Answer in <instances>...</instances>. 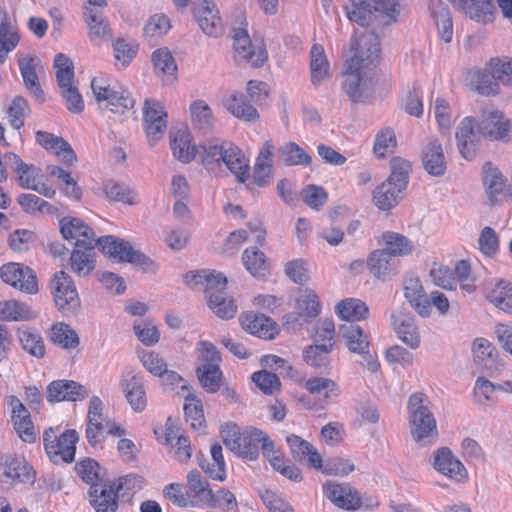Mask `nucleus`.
I'll list each match as a JSON object with an SVG mask.
<instances>
[{
  "mask_svg": "<svg viewBox=\"0 0 512 512\" xmlns=\"http://www.w3.org/2000/svg\"><path fill=\"white\" fill-rule=\"evenodd\" d=\"M152 63L156 73L175 79L177 65L171 52L167 48L155 50L152 53Z\"/></svg>",
  "mask_w": 512,
  "mask_h": 512,
  "instance_id": "obj_58",
  "label": "nucleus"
},
{
  "mask_svg": "<svg viewBox=\"0 0 512 512\" xmlns=\"http://www.w3.org/2000/svg\"><path fill=\"white\" fill-rule=\"evenodd\" d=\"M165 444L174 450V457L181 463L190 460L192 449L189 439L177 433L172 426H167L165 430Z\"/></svg>",
  "mask_w": 512,
  "mask_h": 512,
  "instance_id": "obj_47",
  "label": "nucleus"
},
{
  "mask_svg": "<svg viewBox=\"0 0 512 512\" xmlns=\"http://www.w3.org/2000/svg\"><path fill=\"white\" fill-rule=\"evenodd\" d=\"M434 467L441 474L458 482L467 477L465 467L448 448H440L435 453Z\"/></svg>",
  "mask_w": 512,
  "mask_h": 512,
  "instance_id": "obj_26",
  "label": "nucleus"
},
{
  "mask_svg": "<svg viewBox=\"0 0 512 512\" xmlns=\"http://www.w3.org/2000/svg\"><path fill=\"white\" fill-rule=\"evenodd\" d=\"M381 239L385 245L384 250L388 253L389 257L408 255L414 249V245L411 240L396 232H384Z\"/></svg>",
  "mask_w": 512,
  "mask_h": 512,
  "instance_id": "obj_50",
  "label": "nucleus"
},
{
  "mask_svg": "<svg viewBox=\"0 0 512 512\" xmlns=\"http://www.w3.org/2000/svg\"><path fill=\"white\" fill-rule=\"evenodd\" d=\"M323 493L339 509L356 511L362 506L359 491L348 483L327 481L323 485Z\"/></svg>",
  "mask_w": 512,
  "mask_h": 512,
  "instance_id": "obj_15",
  "label": "nucleus"
},
{
  "mask_svg": "<svg viewBox=\"0 0 512 512\" xmlns=\"http://www.w3.org/2000/svg\"><path fill=\"white\" fill-rule=\"evenodd\" d=\"M239 322L244 330L262 339H274L279 332L277 324L263 314L244 312L240 315Z\"/></svg>",
  "mask_w": 512,
  "mask_h": 512,
  "instance_id": "obj_20",
  "label": "nucleus"
},
{
  "mask_svg": "<svg viewBox=\"0 0 512 512\" xmlns=\"http://www.w3.org/2000/svg\"><path fill=\"white\" fill-rule=\"evenodd\" d=\"M210 309L222 319H231L237 313L234 299L225 293V288L214 289L207 295Z\"/></svg>",
  "mask_w": 512,
  "mask_h": 512,
  "instance_id": "obj_37",
  "label": "nucleus"
},
{
  "mask_svg": "<svg viewBox=\"0 0 512 512\" xmlns=\"http://www.w3.org/2000/svg\"><path fill=\"white\" fill-rule=\"evenodd\" d=\"M7 402L11 410V422L16 433L24 442L34 443L37 439V434L30 412L21 400L14 395L8 396Z\"/></svg>",
  "mask_w": 512,
  "mask_h": 512,
  "instance_id": "obj_17",
  "label": "nucleus"
},
{
  "mask_svg": "<svg viewBox=\"0 0 512 512\" xmlns=\"http://www.w3.org/2000/svg\"><path fill=\"white\" fill-rule=\"evenodd\" d=\"M170 147L174 157L183 163L191 162L198 153L187 130H178L171 139Z\"/></svg>",
  "mask_w": 512,
  "mask_h": 512,
  "instance_id": "obj_41",
  "label": "nucleus"
},
{
  "mask_svg": "<svg viewBox=\"0 0 512 512\" xmlns=\"http://www.w3.org/2000/svg\"><path fill=\"white\" fill-rule=\"evenodd\" d=\"M33 318L34 313L26 303L15 299L0 301V321L21 322Z\"/></svg>",
  "mask_w": 512,
  "mask_h": 512,
  "instance_id": "obj_42",
  "label": "nucleus"
},
{
  "mask_svg": "<svg viewBox=\"0 0 512 512\" xmlns=\"http://www.w3.org/2000/svg\"><path fill=\"white\" fill-rule=\"evenodd\" d=\"M47 171L61 182V189L67 197L75 200L81 199L82 190L69 172L57 165L48 166Z\"/></svg>",
  "mask_w": 512,
  "mask_h": 512,
  "instance_id": "obj_54",
  "label": "nucleus"
},
{
  "mask_svg": "<svg viewBox=\"0 0 512 512\" xmlns=\"http://www.w3.org/2000/svg\"><path fill=\"white\" fill-rule=\"evenodd\" d=\"M78 440L79 435L75 429H68L61 434H56L55 429L49 427L43 433L44 449L54 463L73 462Z\"/></svg>",
  "mask_w": 512,
  "mask_h": 512,
  "instance_id": "obj_8",
  "label": "nucleus"
},
{
  "mask_svg": "<svg viewBox=\"0 0 512 512\" xmlns=\"http://www.w3.org/2000/svg\"><path fill=\"white\" fill-rule=\"evenodd\" d=\"M18 64L26 88L36 97H42L43 91L40 87L36 72L37 58L31 55H25L19 58Z\"/></svg>",
  "mask_w": 512,
  "mask_h": 512,
  "instance_id": "obj_48",
  "label": "nucleus"
},
{
  "mask_svg": "<svg viewBox=\"0 0 512 512\" xmlns=\"http://www.w3.org/2000/svg\"><path fill=\"white\" fill-rule=\"evenodd\" d=\"M279 160L286 166H308L312 163V157L295 142L284 144L279 150Z\"/></svg>",
  "mask_w": 512,
  "mask_h": 512,
  "instance_id": "obj_49",
  "label": "nucleus"
},
{
  "mask_svg": "<svg viewBox=\"0 0 512 512\" xmlns=\"http://www.w3.org/2000/svg\"><path fill=\"white\" fill-rule=\"evenodd\" d=\"M195 18L202 31L209 36H218L222 31L219 10L212 0H204L195 9Z\"/></svg>",
  "mask_w": 512,
  "mask_h": 512,
  "instance_id": "obj_25",
  "label": "nucleus"
},
{
  "mask_svg": "<svg viewBox=\"0 0 512 512\" xmlns=\"http://www.w3.org/2000/svg\"><path fill=\"white\" fill-rule=\"evenodd\" d=\"M353 55L346 60L343 89L354 103L361 102L372 91L380 57L378 42L364 50L361 43H352Z\"/></svg>",
  "mask_w": 512,
  "mask_h": 512,
  "instance_id": "obj_2",
  "label": "nucleus"
},
{
  "mask_svg": "<svg viewBox=\"0 0 512 512\" xmlns=\"http://www.w3.org/2000/svg\"><path fill=\"white\" fill-rule=\"evenodd\" d=\"M311 81L317 86L328 78L330 64L327 59L324 47L318 43L311 47L310 51Z\"/></svg>",
  "mask_w": 512,
  "mask_h": 512,
  "instance_id": "obj_45",
  "label": "nucleus"
},
{
  "mask_svg": "<svg viewBox=\"0 0 512 512\" xmlns=\"http://www.w3.org/2000/svg\"><path fill=\"white\" fill-rule=\"evenodd\" d=\"M198 378L203 388L210 392H217L222 384L223 373L220 364H202L197 369Z\"/></svg>",
  "mask_w": 512,
  "mask_h": 512,
  "instance_id": "obj_53",
  "label": "nucleus"
},
{
  "mask_svg": "<svg viewBox=\"0 0 512 512\" xmlns=\"http://www.w3.org/2000/svg\"><path fill=\"white\" fill-rule=\"evenodd\" d=\"M343 336L346 339L348 349L353 353H364L369 346L368 336L358 325H342Z\"/></svg>",
  "mask_w": 512,
  "mask_h": 512,
  "instance_id": "obj_57",
  "label": "nucleus"
},
{
  "mask_svg": "<svg viewBox=\"0 0 512 512\" xmlns=\"http://www.w3.org/2000/svg\"><path fill=\"white\" fill-rule=\"evenodd\" d=\"M487 300L496 308L512 314V284L506 280L491 283L486 291Z\"/></svg>",
  "mask_w": 512,
  "mask_h": 512,
  "instance_id": "obj_33",
  "label": "nucleus"
},
{
  "mask_svg": "<svg viewBox=\"0 0 512 512\" xmlns=\"http://www.w3.org/2000/svg\"><path fill=\"white\" fill-rule=\"evenodd\" d=\"M392 325L399 337L406 345L416 349L420 345V335L413 318L404 315H392Z\"/></svg>",
  "mask_w": 512,
  "mask_h": 512,
  "instance_id": "obj_39",
  "label": "nucleus"
},
{
  "mask_svg": "<svg viewBox=\"0 0 512 512\" xmlns=\"http://www.w3.org/2000/svg\"><path fill=\"white\" fill-rule=\"evenodd\" d=\"M500 248V239L497 232L489 226L484 227L478 238V249L485 257L495 256Z\"/></svg>",
  "mask_w": 512,
  "mask_h": 512,
  "instance_id": "obj_64",
  "label": "nucleus"
},
{
  "mask_svg": "<svg viewBox=\"0 0 512 512\" xmlns=\"http://www.w3.org/2000/svg\"><path fill=\"white\" fill-rule=\"evenodd\" d=\"M121 387L125 397L135 412H142L147 406V397L143 384L136 376L123 379Z\"/></svg>",
  "mask_w": 512,
  "mask_h": 512,
  "instance_id": "obj_43",
  "label": "nucleus"
},
{
  "mask_svg": "<svg viewBox=\"0 0 512 512\" xmlns=\"http://www.w3.org/2000/svg\"><path fill=\"white\" fill-rule=\"evenodd\" d=\"M335 313L340 319L353 323L367 319L369 308L361 299L345 298L336 304Z\"/></svg>",
  "mask_w": 512,
  "mask_h": 512,
  "instance_id": "obj_34",
  "label": "nucleus"
},
{
  "mask_svg": "<svg viewBox=\"0 0 512 512\" xmlns=\"http://www.w3.org/2000/svg\"><path fill=\"white\" fill-rule=\"evenodd\" d=\"M50 288L55 304L62 313H70L80 306L77 289L66 272H57L51 281Z\"/></svg>",
  "mask_w": 512,
  "mask_h": 512,
  "instance_id": "obj_12",
  "label": "nucleus"
},
{
  "mask_svg": "<svg viewBox=\"0 0 512 512\" xmlns=\"http://www.w3.org/2000/svg\"><path fill=\"white\" fill-rule=\"evenodd\" d=\"M22 348L31 356L43 358L46 352L44 340L39 332L25 328L18 331Z\"/></svg>",
  "mask_w": 512,
  "mask_h": 512,
  "instance_id": "obj_51",
  "label": "nucleus"
},
{
  "mask_svg": "<svg viewBox=\"0 0 512 512\" xmlns=\"http://www.w3.org/2000/svg\"><path fill=\"white\" fill-rule=\"evenodd\" d=\"M396 11L395 4L388 0H349L344 5L346 17L362 27L369 25L373 13L381 12L386 15H392Z\"/></svg>",
  "mask_w": 512,
  "mask_h": 512,
  "instance_id": "obj_11",
  "label": "nucleus"
},
{
  "mask_svg": "<svg viewBox=\"0 0 512 512\" xmlns=\"http://www.w3.org/2000/svg\"><path fill=\"white\" fill-rule=\"evenodd\" d=\"M4 474L14 482L33 483L35 472L25 458L17 455H8L3 462Z\"/></svg>",
  "mask_w": 512,
  "mask_h": 512,
  "instance_id": "obj_30",
  "label": "nucleus"
},
{
  "mask_svg": "<svg viewBox=\"0 0 512 512\" xmlns=\"http://www.w3.org/2000/svg\"><path fill=\"white\" fill-rule=\"evenodd\" d=\"M184 413L186 421L190 423L195 430H201L205 427V416L201 400L194 394H189L185 398Z\"/></svg>",
  "mask_w": 512,
  "mask_h": 512,
  "instance_id": "obj_56",
  "label": "nucleus"
},
{
  "mask_svg": "<svg viewBox=\"0 0 512 512\" xmlns=\"http://www.w3.org/2000/svg\"><path fill=\"white\" fill-rule=\"evenodd\" d=\"M59 88L74 85V64L65 54H57L54 60Z\"/></svg>",
  "mask_w": 512,
  "mask_h": 512,
  "instance_id": "obj_60",
  "label": "nucleus"
},
{
  "mask_svg": "<svg viewBox=\"0 0 512 512\" xmlns=\"http://www.w3.org/2000/svg\"><path fill=\"white\" fill-rule=\"evenodd\" d=\"M20 42V34L14 17L8 15L0 19V61L13 51Z\"/></svg>",
  "mask_w": 512,
  "mask_h": 512,
  "instance_id": "obj_32",
  "label": "nucleus"
},
{
  "mask_svg": "<svg viewBox=\"0 0 512 512\" xmlns=\"http://www.w3.org/2000/svg\"><path fill=\"white\" fill-rule=\"evenodd\" d=\"M298 315L305 319L315 318L321 311L318 295L310 289L304 290L296 300Z\"/></svg>",
  "mask_w": 512,
  "mask_h": 512,
  "instance_id": "obj_55",
  "label": "nucleus"
},
{
  "mask_svg": "<svg viewBox=\"0 0 512 512\" xmlns=\"http://www.w3.org/2000/svg\"><path fill=\"white\" fill-rule=\"evenodd\" d=\"M184 281L191 287L202 286L206 295L214 289L226 288L227 285V279L222 273L207 270L188 272Z\"/></svg>",
  "mask_w": 512,
  "mask_h": 512,
  "instance_id": "obj_29",
  "label": "nucleus"
},
{
  "mask_svg": "<svg viewBox=\"0 0 512 512\" xmlns=\"http://www.w3.org/2000/svg\"><path fill=\"white\" fill-rule=\"evenodd\" d=\"M105 101L106 107L113 113H124L134 107V99L128 90L118 87Z\"/></svg>",
  "mask_w": 512,
  "mask_h": 512,
  "instance_id": "obj_62",
  "label": "nucleus"
},
{
  "mask_svg": "<svg viewBox=\"0 0 512 512\" xmlns=\"http://www.w3.org/2000/svg\"><path fill=\"white\" fill-rule=\"evenodd\" d=\"M427 395L416 392L409 397L408 413L413 439L421 444L431 443L438 436L437 423L429 408Z\"/></svg>",
  "mask_w": 512,
  "mask_h": 512,
  "instance_id": "obj_5",
  "label": "nucleus"
},
{
  "mask_svg": "<svg viewBox=\"0 0 512 512\" xmlns=\"http://www.w3.org/2000/svg\"><path fill=\"white\" fill-rule=\"evenodd\" d=\"M88 396L85 386L73 380H54L47 386V399L49 402H77Z\"/></svg>",
  "mask_w": 512,
  "mask_h": 512,
  "instance_id": "obj_18",
  "label": "nucleus"
},
{
  "mask_svg": "<svg viewBox=\"0 0 512 512\" xmlns=\"http://www.w3.org/2000/svg\"><path fill=\"white\" fill-rule=\"evenodd\" d=\"M49 338L52 343L64 349H74L79 345L77 333L62 322L52 325Z\"/></svg>",
  "mask_w": 512,
  "mask_h": 512,
  "instance_id": "obj_52",
  "label": "nucleus"
},
{
  "mask_svg": "<svg viewBox=\"0 0 512 512\" xmlns=\"http://www.w3.org/2000/svg\"><path fill=\"white\" fill-rule=\"evenodd\" d=\"M303 387L310 395L325 403L340 395L338 384L327 377H311L303 383Z\"/></svg>",
  "mask_w": 512,
  "mask_h": 512,
  "instance_id": "obj_35",
  "label": "nucleus"
},
{
  "mask_svg": "<svg viewBox=\"0 0 512 512\" xmlns=\"http://www.w3.org/2000/svg\"><path fill=\"white\" fill-rule=\"evenodd\" d=\"M122 483L101 482L90 487L91 505L96 512H115L117 509L118 492Z\"/></svg>",
  "mask_w": 512,
  "mask_h": 512,
  "instance_id": "obj_19",
  "label": "nucleus"
},
{
  "mask_svg": "<svg viewBox=\"0 0 512 512\" xmlns=\"http://www.w3.org/2000/svg\"><path fill=\"white\" fill-rule=\"evenodd\" d=\"M455 9L478 23H489L495 18L496 9L492 0H452Z\"/></svg>",
  "mask_w": 512,
  "mask_h": 512,
  "instance_id": "obj_22",
  "label": "nucleus"
},
{
  "mask_svg": "<svg viewBox=\"0 0 512 512\" xmlns=\"http://www.w3.org/2000/svg\"><path fill=\"white\" fill-rule=\"evenodd\" d=\"M184 488L189 497V506L207 504V501L213 498V491L209 483L202 479L197 470H192L187 474V484L184 485Z\"/></svg>",
  "mask_w": 512,
  "mask_h": 512,
  "instance_id": "obj_27",
  "label": "nucleus"
},
{
  "mask_svg": "<svg viewBox=\"0 0 512 512\" xmlns=\"http://www.w3.org/2000/svg\"><path fill=\"white\" fill-rule=\"evenodd\" d=\"M404 297L421 317L430 316L432 308L429 296L418 278L410 277L405 280Z\"/></svg>",
  "mask_w": 512,
  "mask_h": 512,
  "instance_id": "obj_24",
  "label": "nucleus"
},
{
  "mask_svg": "<svg viewBox=\"0 0 512 512\" xmlns=\"http://www.w3.org/2000/svg\"><path fill=\"white\" fill-rule=\"evenodd\" d=\"M6 157L12 162L13 170L17 175V181L20 187L36 191L47 198H53L55 196L56 189L42 181L44 176L39 167L25 163L21 157L15 153H9Z\"/></svg>",
  "mask_w": 512,
  "mask_h": 512,
  "instance_id": "obj_10",
  "label": "nucleus"
},
{
  "mask_svg": "<svg viewBox=\"0 0 512 512\" xmlns=\"http://www.w3.org/2000/svg\"><path fill=\"white\" fill-rule=\"evenodd\" d=\"M422 161L425 170L434 176L443 175L446 170V161L441 144L436 140L429 142L426 146Z\"/></svg>",
  "mask_w": 512,
  "mask_h": 512,
  "instance_id": "obj_44",
  "label": "nucleus"
},
{
  "mask_svg": "<svg viewBox=\"0 0 512 512\" xmlns=\"http://www.w3.org/2000/svg\"><path fill=\"white\" fill-rule=\"evenodd\" d=\"M234 58L253 67H260L268 58L264 44L253 45L246 29H238L233 35Z\"/></svg>",
  "mask_w": 512,
  "mask_h": 512,
  "instance_id": "obj_14",
  "label": "nucleus"
},
{
  "mask_svg": "<svg viewBox=\"0 0 512 512\" xmlns=\"http://www.w3.org/2000/svg\"><path fill=\"white\" fill-rule=\"evenodd\" d=\"M220 435L226 447L238 456L249 460L257 459L259 449L261 448L263 452L271 441L262 430L254 427L241 430L233 422L224 423L220 428Z\"/></svg>",
  "mask_w": 512,
  "mask_h": 512,
  "instance_id": "obj_3",
  "label": "nucleus"
},
{
  "mask_svg": "<svg viewBox=\"0 0 512 512\" xmlns=\"http://www.w3.org/2000/svg\"><path fill=\"white\" fill-rule=\"evenodd\" d=\"M120 85L109 75L99 74L91 81V88L97 102H105Z\"/></svg>",
  "mask_w": 512,
  "mask_h": 512,
  "instance_id": "obj_63",
  "label": "nucleus"
},
{
  "mask_svg": "<svg viewBox=\"0 0 512 512\" xmlns=\"http://www.w3.org/2000/svg\"><path fill=\"white\" fill-rule=\"evenodd\" d=\"M500 85L512 86V58L493 57L485 70L475 73V88L484 96H495L500 93Z\"/></svg>",
  "mask_w": 512,
  "mask_h": 512,
  "instance_id": "obj_6",
  "label": "nucleus"
},
{
  "mask_svg": "<svg viewBox=\"0 0 512 512\" xmlns=\"http://www.w3.org/2000/svg\"><path fill=\"white\" fill-rule=\"evenodd\" d=\"M0 277L8 285L23 293L38 292V279L35 272L23 264L10 262L0 268Z\"/></svg>",
  "mask_w": 512,
  "mask_h": 512,
  "instance_id": "obj_13",
  "label": "nucleus"
},
{
  "mask_svg": "<svg viewBox=\"0 0 512 512\" xmlns=\"http://www.w3.org/2000/svg\"><path fill=\"white\" fill-rule=\"evenodd\" d=\"M103 407V402L98 396L90 399L85 421V436L92 447L101 445L105 434L113 437L126 435V430L122 426L104 417Z\"/></svg>",
  "mask_w": 512,
  "mask_h": 512,
  "instance_id": "obj_7",
  "label": "nucleus"
},
{
  "mask_svg": "<svg viewBox=\"0 0 512 512\" xmlns=\"http://www.w3.org/2000/svg\"><path fill=\"white\" fill-rule=\"evenodd\" d=\"M475 126L476 121L473 117H465L456 132L459 151L467 160H472L476 155Z\"/></svg>",
  "mask_w": 512,
  "mask_h": 512,
  "instance_id": "obj_31",
  "label": "nucleus"
},
{
  "mask_svg": "<svg viewBox=\"0 0 512 512\" xmlns=\"http://www.w3.org/2000/svg\"><path fill=\"white\" fill-rule=\"evenodd\" d=\"M483 184L492 204L499 203L504 195L506 185L501 172L491 163L483 166Z\"/></svg>",
  "mask_w": 512,
  "mask_h": 512,
  "instance_id": "obj_40",
  "label": "nucleus"
},
{
  "mask_svg": "<svg viewBox=\"0 0 512 512\" xmlns=\"http://www.w3.org/2000/svg\"><path fill=\"white\" fill-rule=\"evenodd\" d=\"M36 141L45 150L53 153L59 161L67 166H72L77 161V156L71 145L62 137L45 131H37Z\"/></svg>",
  "mask_w": 512,
  "mask_h": 512,
  "instance_id": "obj_21",
  "label": "nucleus"
},
{
  "mask_svg": "<svg viewBox=\"0 0 512 512\" xmlns=\"http://www.w3.org/2000/svg\"><path fill=\"white\" fill-rule=\"evenodd\" d=\"M410 162L399 157L391 160V174L386 181L381 183L373 192L374 204L383 211L395 207L403 198L407 188Z\"/></svg>",
  "mask_w": 512,
  "mask_h": 512,
  "instance_id": "obj_4",
  "label": "nucleus"
},
{
  "mask_svg": "<svg viewBox=\"0 0 512 512\" xmlns=\"http://www.w3.org/2000/svg\"><path fill=\"white\" fill-rule=\"evenodd\" d=\"M84 21L88 28V37L94 44H100L107 41L112 37V30L107 19L102 16V13L86 7L84 12Z\"/></svg>",
  "mask_w": 512,
  "mask_h": 512,
  "instance_id": "obj_28",
  "label": "nucleus"
},
{
  "mask_svg": "<svg viewBox=\"0 0 512 512\" xmlns=\"http://www.w3.org/2000/svg\"><path fill=\"white\" fill-rule=\"evenodd\" d=\"M226 109L236 118L244 122H256L260 115L241 93H233L225 101Z\"/></svg>",
  "mask_w": 512,
  "mask_h": 512,
  "instance_id": "obj_38",
  "label": "nucleus"
},
{
  "mask_svg": "<svg viewBox=\"0 0 512 512\" xmlns=\"http://www.w3.org/2000/svg\"><path fill=\"white\" fill-rule=\"evenodd\" d=\"M167 112L160 102L146 99L143 107V120L146 135L150 143H155L163 137L167 129Z\"/></svg>",
  "mask_w": 512,
  "mask_h": 512,
  "instance_id": "obj_16",
  "label": "nucleus"
},
{
  "mask_svg": "<svg viewBox=\"0 0 512 512\" xmlns=\"http://www.w3.org/2000/svg\"><path fill=\"white\" fill-rule=\"evenodd\" d=\"M72 271L78 276L89 275L95 267L94 253L92 250H74L70 257Z\"/></svg>",
  "mask_w": 512,
  "mask_h": 512,
  "instance_id": "obj_59",
  "label": "nucleus"
},
{
  "mask_svg": "<svg viewBox=\"0 0 512 512\" xmlns=\"http://www.w3.org/2000/svg\"><path fill=\"white\" fill-rule=\"evenodd\" d=\"M479 134L493 142L509 143L512 141V119L497 108H484L478 124Z\"/></svg>",
  "mask_w": 512,
  "mask_h": 512,
  "instance_id": "obj_9",
  "label": "nucleus"
},
{
  "mask_svg": "<svg viewBox=\"0 0 512 512\" xmlns=\"http://www.w3.org/2000/svg\"><path fill=\"white\" fill-rule=\"evenodd\" d=\"M242 262L246 270L254 277H265L269 273L270 265L266 255L255 247L244 250Z\"/></svg>",
  "mask_w": 512,
  "mask_h": 512,
  "instance_id": "obj_46",
  "label": "nucleus"
},
{
  "mask_svg": "<svg viewBox=\"0 0 512 512\" xmlns=\"http://www.w3.org/2000/svg\"><path fill=\"white\" fill-rule=\"evenodd\" d=\"M211 459L198 458L200 468L213 480L224 481L226 479L225 460L222 446L215 443L210 448Z\"/></svg>",
  "mask_w": 512,
  "mask_h": 512,
  "instance_id": "obj_36",
  "label": "nucleus"
},
{
  "mask_svg": "<svg viewBox=\"0 0 512 512\" xmlns=\"http://www.w3.org/2000/svg\"><path fill=\"white\" fill-rule=\"evenodd\" d=\"M60 232L66 240L76 247L93 250L95 245L100 247L103 254L119 261L143 265L147 258L134 250L131 244L112 235L95 237L93 230L81 219L63 217L60 220Z\"/></svg>",
  "mask_w": 512,
  "mask_h": 512,
  "instance_id": "obj_1",
  "label": "nucleus"
},
{
  "mask_svg": "<svg viewBox=\"0 0 512 512\" xmlns=\"http://www.w3.org/2000/svg\"><path fill=\"white\" fill-rule=\"evenodd\" d=\"M221 165L224 164L240 182L249 177V163L243 151L234 143L224 142Z\"/></svg>",
  "mask_w": 512,
  "mask_h": 512,
  "instance_id": "obj_23",
  "label": "nucleus"
},
{
  "mask_svg": "<svg viewBox=\"0 0 512 512\" xmlns=\"http://www.w3.org/2000/svg\"><path fill=\"white\" fill-rule=\"evenodd\" d=\"M223 144L206 143L200 146L198 153L201 162L208 171H216L221 167Z\"/></svg>",
  "mask_w": 512,
  "mask_h": 512,
  "instance_id": "obj_61",
  "label": "nucleus"
}]
</instances>
